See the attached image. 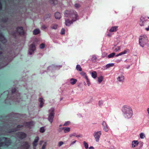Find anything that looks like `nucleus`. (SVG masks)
I'll list each match as a JSON object with an SVG mask.
<instances>
[{
  "mask_svg": "<svg viewBox=\"0 0 149 149\" xmlns=\"http://www.w3.org/2000/svg\"><path fill=\"white\" fill-rule=\"evenodd\" d=\"M148 18L149 19V17H148Z\"/></svg>",
  "mask_w": 149,
  "mask_h": 149,
  "instance_id": "864d4df0",
  "label": "nucleus"
},
{
  "mask_svg": "<svg viewBox=\"0 0 149 149\" xmlns=\"http://www.w3.org/2000/svg\"><path fill=\"white\" fill-rule=\"evenodd\" d=\"M89 149H94V148L93 147H90L89 148Z\"/></svg>",
  "mask_w": 149,
  "mask_h": 149,
  "instance_id": "37998d69",
  "label": "nucleus"
},
{
  "mask_svg": "<svg viewBox=\"0 0 149 149\" xmlns=\"http://www.w3.org/2000/svg\"><path fill=\"white\" fill-rule=\"evenodd\" d=\"M43 99L42 98H39V101L40 102V107H42L43 106L44 103L43 102Z\"/></svg>",
  "mask_w": 149,
  "mask_h": 149,
  "instance_id": "f8f14e48",
  "label": "nucleus"
},
{
  "mask_svg": "<svg viewBox=\"0 0 149 149\" xmlns=\"http://www.w3.org/2000/svg\"><path fill=\"white\" fill-rule=\"evenodd\" d=\"M33 34L35 35H36L40 33V31L39 29H36L33 31Z\"/></svg>",
  "mask_w": 149,
  "mask_h": 149,
  "instance_id": "2eb2a0df",
  "label": "nucleus"
},
{
  "mask_svg": "<svg viewBox=\"0 0 149 149\" xmlns=\"http://www.w3.org/2000/svg\"><path fill=\"white\" fill-rule=\"evenodd\" d=\"M37 143L35 141H34L33 143V146H36L37 145Z\"/></svg>",
  "mask_w": 149,
  "mask_h": 149,
  "instance_id": "ea45409f",
  "label": "nucleus"
},
{
  "mask_svg": "<svg viewBox=\"0 0 149 149\" xmlns=\"http://www.w3.org/2000/svg\"><path fill=\"white\" fill-rule=\"evenodd\" d=\"M65 30L64 29H62L61 31V34L63 35L65 34Z\"/></svg>",
  "mask_w": 149,
  "mask_h": 149,
  "instance_id": "473e14b6",
  "label": "nucleus"
},
{
  "mask_svg": "<svg viewBox=\"0 0 149 149\" xmlns=\"http://www.w3.org/2000/svg\"><path fill=\"white\" fill-rule=\"evenodd\" d=\"M140 137L142 139L143 138L145 137L144 134L143 133H141L140 134Z\"/></svg>",
  "mask_w": 149,
  "mask_h": 149,
  "instance_id": "72a5a7b5",
  "label": "nucleus"
},
{
  "mask_svg": "<svg viewBox=\"0 0 149 149\" xmlns=\"http://www.w3.org/2000/svg\"><path fill=\"white\" fill-rule=\"evenodd\" d=\"M92 77L94 78H95L97 77V73L95 71H93L92 73Z\"/></svg>",
  "mask_w": 149,
  "mask_h": 149,
  "instance_id": "a211bd4d",
  "label": "nucleus"
},
{
  "mask_svg": "<svg viewBox=\"0 0 149 149\" xmlns=\"http://www.w3.org/2000/svg\"><path fill=\"white\" fill-rule=\"evenodd\" d=\"M117 26L112 27L109 30L111 32H113L116 31L117 30Z\"/></svg>",
  "mask_w": 149,
  "mask_h": 149,
  "instance_id": "9b49d317",
  "label": "nucleus"
},
{
  "mask_svg": "<svg viewBox=\"0 0 149 149\" xmlns=\"http://www.w3.org/2000/svg\"><path fill=\"white\" fill-rule=\"evenodd\" d=\"M77 137H79L80 136V135H77L76 136Z\"/></svg>",
  "mask_w": 149,
  "mask_h": 149,
  "instance_id": "a18cd8bd",
  "label": "nucleus"
},
{
  "mask_svg": "<svg viewBox=\"0 0 149 149\" xmlns=\"http://www.w3.org/2000/svg\"><path fill=\"white\" fill-rule=\"evenodd\" d=\"M127 51L126 50H125L124 51H123L121 53H120V55H122V54H125L127 53Z\"/></svg>",
  "mask_w": 149,
  "mask_h": 149,
  "instance_id": "c85d7f7f",
  "label": "nucleus"
},
{
  "mask_svg": "<svg viewBox=\"0 0 149 149\" xmlns=\"http://www.w3.org/2000/svg\"><path fill=\"white\" fill-rule=\"evenodd\" d=\"M45 131V130L44 129V128L43 127H41L40 130V131L41 133H43Z\"/></svg>",
  "mask_w": 149,
  "mask_h": 149,
  "instance_id": "bb28decb",
  "label": "nucleus"
},
{
  "mask_svg": "<svg viewBox=\"0 0 149 149\" xmlns=\"http://www.w3.org/2000/svg\"><path fill=\"white\" fill-rule=\"evenodd\" d=\"M45 46V44L44 43H42L41 44L40 46V48H44Z\"/></svg>",
  "mask_w": 149,
  "mask_h": 149,
  "instance_id": "7c9ffc66",
  "label": "nucleus"
},
{
  "mask_svg": "<svg viewBox=\"0 0 149 149\" xmlns=\"http://www.w3.org/2000/svg\"><path fill=\"white\" fill-rule=\"evenodd\" d=\"M0 41H2V42L5 43L6 42V40L4 38V37L2 36V35L0 33Z\"/></svg>",
  "mask_w": 149,
  "mask_h": 149,
  "instance_id": "1a4fd4ad",
  "label": "nucleus"
},
{
  "mask_svg": "<svg viewBox=\"0 0 149 149\" xmlns=\"http://www.w3.org/2000/svg\"><path fill=\"white\" fill-rule=\"evenodd\" d=\"M119 81H122L124 79V77L123 76H121L120 77H118Z\"/></svg>",
  "mask_w": 149,
  "mask_h": 149,
  "instance_id": "6ab92c4d",
  "label": "nucleus"
},
{
  "mask_svg": "<svg viewBox=\"0 0 149 149\" xmlns=\"http://www.w3.org/2000/svg\"><path fill=\"white\" fill-rule=\"evenodd\" d=\"M76 142V141H75L73 142H72V143H71V144H73L74 143H75V142Z\"/></svg>",
  "mask_w": 149,
  "mask_h": 149,
  "instance_id": "c03bdc74",
  "label": "nucleus"
},
{
  "mask_svg": "<svg viewBox=\"0 0 149 149\" xmlns=\"http://www.w3.org/2000/svg\"><path fill=\"white\" fill-rule=\"evenodd\" d=\"M47 28V26L46 25H43L42 26V29H45Z\"/></svg>",
  "mask_w": 149,
  "mask_h": 149,
  "instance_id": "4c0bfd02",
  "label": "nucleus"
},
{
  "mask_svg": "<svg viewBox=\"0 0 149 149\" xmlns=\"http://www.w3.org/2000/svg\"><path fill=\"white\" fill-rule=\"evenodd\" d=\"M70 83L74 85L75 84L77 81V80L74 79L72 78L70 79Z\"/></svg>",
  "mask_w": 149,
  "mask_h": 149,
  "instance_id": "ddd939ff",
  "label": "nucleus"
},
{
  "mask_svg": "<svg viewBox=\"0 0 149 149\" xmlns=\"http://www.w3.org/2000/svg\"><path fill=\"white\" fill-rule=\"evenodd\" d=\"M119 49L120 48L119 47H118L117 48H115V50L116 51H117L118 50H119Z\"/></svg>",
  "mask_w": 149,
  "mask_h": 149,
  "instance_id": "a19ab883",
  "label": "nucleus"
},
{
  "mask_svg": "<svg viewBox=\"0 0 149 149\" xmlns=\"http://www.w3.org/2000/svg\"><path fill=\"white\" fill-rule=\"evenodd\" d=\"M46 145L45 144H45H44L43 145L42 149H45V147L46 146Z\"/></svg>",
  "mask_w": 149,
  "mask_h": 149,
  "instance_id": "58836bf2",
  "label": "nucleus"
},
{
  "mask_svg": "<svg viewBox=\"0 0 149 149\" xmlns=\"http://www.w3.org/2000/svg\"><path fill=\"white\" fill-rule=\"evenodd\" d=\"M64 143L63 142V141H60L59 143H58V146H59V147H60Z\"/></svg>",
  "mask_w": 149,
  "mask_h": 149,
  "instance_id": "2f4dec72",
  "label": "nucleus"
},
{
  "mask_svg": "<svg viewBox=\"0 0 149 149\" xmlns=\"http://www.w3.org/2000/svg\"><path fill=\"white\" fill-rule=\"evenodd\" d=\"M108 36H110L109 35H108Z\"/></svg>",
  "mask_w": 149,
  "mask_h": 149,
  "instance_id": "603ef678",
  "label": "nucleus"
},
{
  "mask_svg": "<svg viewBox=\"0 0 149 149\" xmlns=\"http://www.w3.org/2000/svg\"><path fill=\"white\" fill-rule=\"evenodd\" d=\"M58 27V25L56 24H53L52 25V28L53 29H56Z\"/></svg>",
  "mask_w": 149,
  "mask_h": 149,
  "instance_id": "4be33fe9",
  "label": "nucleus"
},
{
  "mask_svg": "<svg viewBox=\"0 0 149 149\" xmlns=\"http://www.w3.org/2000/svg\"><path fill=\"white\" fill-rule=\"evenodd\" d=\"M101 134L100 132H97L95 133L94 136L97 141L98 140Z\"/></svg>",
  "mask_w": 149,
  "mask_h": 149,
  "instance_id": "6e6552de",
  "label": "nucleus"
},
{
  "mask_svg": "<svg viewBox=\"0 0 149 149\" xmlns=\"http://www.w3.org/2000/svg\"><path fill=\"white\" fill-rule=\"evenodd\" d=\"M70 123V122H67L65 123L63 125L64 126H67Z\"/></svg>",
  "mask_w": 149,
  "mask_h": 149,
  "instance_id": "e433bc0d",
  "label": "nucleus"
},
{
  "mask_svg": "<svg viewBox=\"0 0 149 149\" xmlns=\"http://www.w3.org/2000/svg\"><path fill=\"white\" fill-rule=\"evenodd\" d=\"M55 17L56 19H60L61 17V14L59 12H56L55 13Z\"/></svg>",
  "mask_w": 149,
  "mask_h": 149,
  "instance_id": "9d476101",
  "label": "nucleus"
},
{
  "mask_svg": "<svg viewBox=\"0 0 149 149\" xmlns=\"http://www.w3.org/2000/svg\"><path fill=\"white\" fill-rule=\"evenodd\" d=\"M124 110L126 112V113H128L127 116L129 117H131L132 114V110L129 109H124Z\"/></svg>",
  "mask_w": 149,
  "mask_h": 149,
  "instance_id": "423d86ee",
  "label": "nucleus"
},
{
  "mask_svg": "<svg viewBox=\"0 0 149 149\" xmlns=\"http://www.w3.org/2000/svg\"><path fill=\"white\" fill-rule=\"evenodd\" d=\"M119 55H120V53H119V54H117V55H116V56H119Z\"/></svg>",
  "mask_w": 149,
  "mask_h": 149,
  "instance_id": "49530a36",
  "label": "nucleus"
},
{
  "mask_svg": "<svg viewBox=\"0 0 149 149\" xmlns=\"http://www.w3.org/2000/svg\"><path fill=\"white\" fill-rule=\"evenodd\" d=\"M103 79V77L102 76H101L98 78V81L100 83L102 81Z\"/></svg>",
  "mask_w": 149,
  "mask_h": 149,
  "instance_id": "5701e85b",
  "label": "nucleus"
},
{
  "mask_svg": "<svg viewBox=\"0 0 149 149\" xmlns=\"http://www.w3.org/2000/svg\"><path fill=\"white\" fill-rule=\"evenodd\" d=\"M140 25H141V26H142V25H143V24L142 23V24H140Z\"/></svg>",
  "mask_w": 149,
  "mask_h": 149,
  "instance_id": "3c124183",
  "label": "nucleus"
},
{
  "mask_svg": "<svg viewBox=\"0 0 149 149\" xmlns=\"http://www.w3.org/2000/svg\"><path fill=\"white\" fill-rule=\"evenodd\" d=\"M74 6L76 8H78L80 7V5L78 3H76L74 5Z\"/></svg>",
  "mask_w": 149,
  "mask_h": 149,
  "instance_id": "c756f323",
  "label": "nucleus"
},
{
  "mask_svg": "<svg viewBox=\"0 0 149 149\" xmlns=\"http://www.w3.org/2000/svg\"><path fill=\"white\" fill-rule=\"evenodd\" d=\"M17 33L19 35H23L24 31L22 27H18L17 29Z\"/></svg>",
  "mask_w": 149,
  "mask_h": 149,
  "instance_id": "39448f33",
  "label": "nucleus"
},
{
  "mask_svg": "<svg viewBox=\"0 0 149 149\" xmlns=\"http://www.w3.org/2000/svg\"><path fill=\"white\" fill-rule=\"evenodd\" d=\"M39 140V137L38 136H37L36 137V138L34 141L36 142L37 143Z\"/></svg>",
  "mask_w": 149,
  "mask_h": 149,
  "instance_id": "c9c22d12",
  "label": "nucleus"
},
{
  "mask_svg": "<svg viewBox=\"0 0 149 149\" xmlns=\"http://www.w3.org/2000/svg\"><path fill=\"white\" fill-rule=\"evenodd\" d=\"M25 147L26 149H27L28 148H29V145L28 143L26 142H25Z\"/></svg>",
  "mask_w": 149,
  "mask_h": 149,
  "instance_id": "a878e982",
  "label": "nucleus"
},
{
  "mask_svg": "<svg viewBox=\"0 0 149 149\" xmlns=\"http://www.w3.org/2000/svg\"><path fill=\"white\" fill-rule=\"evenodd\" d=\"M114 65V64L113 63L109 64L107 65L106 66V68H109L110 67L113 66Z\"/></svg>",
  "mask_w": 149,
  "mask_h": 149,
  "instance_id": "aec40b11",
  "label": "nucleus"
},
{
  "mask_svg": "<svg viewBox=\"0 0 149 149\" xmlns=\"http://www.w3.org/2000/svg\"><path fill=\"white\" fill-rule=\"evenodd\" d=\"M115 53H112L110 54H109L108 56V57L109 58H110L111 57H112L114 56L115 55Z\"/></svg>",
  "mask_w": 149,
  "mask_h": 149,
  "instance_id": "412c9836",
  "label": "nucleus"
},
{
  "mask_svg": "<svg viewBox=\"0 0 149 149\" xmlns=\"http://www.w3.org/2000/svg\"><path fill=\"white\" fill-rule=\"evenodd\" d=\"M65 133L69 132L70 131V129L69 127H63L62 128Z\"/></svg>",
  "mask_w": 149,
  "mask_h": 149,
  "instance_id": "dca6fc26",
  "label": "nucleus"
},
{
  "mask_svg": "<svg viewBox=\"0 0 149 149\" xmlns=\"http://www.w3.org/2000/svg\"><path fill=\"white\" fill-rule=\"evenodd\" d=\"M65 15L66 17H69L72 18L71 20H70L69 19H65V23L66 26L70 25L74 22L77 20V18L78 17L76 12L71 10H67L65 12Z\"/></svg>",
  "mask_w": 149,
  "mask_h": 149,
  "instance_id": "f257e3e1",
  "label": "nucleus"
},
{
  "mask_svg": "<svg viewBox=\"0 0 149 149\" xmlns=\"http://www.w3.org/2000/svg\"><path fill=\"white\" fill-rule=\"evenodd\" d=\"M16 91L17 90L15 88L13 89L12 90V93L13 94L16 93Z\"/></svg>",
  "mask_w": 149,
  "mask_h": 149,
  "instance_id": "cd10ccee",
  "label": "nucleus"
},
{
  "mask_svg": "<svg viewBox=\"0 0 149 149\" xmlns=\"http://www.w3.org/2000/svg\"><path fill=\"white\" fill-rule=\"evenodd\" d=\"M22 127V126H19V125H18V127H19V128H20V127Z\"/></svg>",
  "mask_w": 149,
  "mask_h": 149,
  "instance_id": "8fccbe9b",
  "label": "nucleus"
},
{
  "mask_svg": "<svg viewBox=\"0 0 149 149\" xmlns=\"http://www.w3.org/2000/svg\"><path fill=\"white\" fill-rule=\"evenodd\" d=\"M138 142L137 141H133L132 143V147H135L137 146L138 144Z\"/></svg>",
  "mask_w": 149,
  "mask_h": 149,
  "instance_id": "4468645a",
  "label": "nucleus"
},
{
  "mask_svg": "<svg viewBox=\"0 0 149 149\" xmlns=\"http://www.w3.org/2000/svg\"><path fill=\"white\" fill-rule=\"evenodd\" d=\"M148 111V113L149 114V108H148L147 109Z\"/></svg>",
  "mask_w": 149,
  "mask_h": 149,
  "instance_id": "09e8293b",
  "label": "nucleus"
},
{
  "mask_svg": "<svg viewBox=\"0 0 149 149\" xmlns=\"http://www.w3.org/2000/svg\"><path fill=\"white\" fill-rule=\"evenodd\" d=\"M84 145L85 148L86 149H88V143L85 141H84Z\"/></svg>",
  "mask_w": 149,
  "mask_h": 149,
  "instance_id": "b1692460",
  "label": "nucleus"
},
{
  "mask_svg": "<svg viewBox=\"0 0 149 149\" xmlns=\"http://www.w3.org/2000/svg\"><path fill=\"white\" fill-rule=\"evenodd\" d=\"M49 114L48 118V119L49 121L52 123L53 122V118L54 117V108H52L49 111Z\"/></svg>",
  "mask_w": 149,
  "mask_h": 149,
  "instance_id": "7ed1b4c3",
  "label": "nucleus"
},
{
  "mask_svg": "<svg viewBox=\"0 0 149 149\" xmlns=\"http://www.w3.org/2000/svg\"><path fill=\"white\" fill-rule=\"evenodd\" d=\"M92 60L94 62L95 61H96V57L95 56H93L92 57Z\"/></svg>",
  "mask_w": 149,
  "mask_h": 149,
  "instance_id": "f704fd0d",
  "label": "nucleus"
},
{
  "mask_svg": "<svg viewBox=\"0 0 149 149\" xmlns=\"http://www.w3.org/2000/svg\"><path fill=\"white\" fill-rule=\"evenodd\" d=\"M77 70H79V71H81L82 69L80 66L79 65H77L76 67Z\"/></svg>",
  "mask_w": 149,
  "mask_h": 149,
  "instance_id": "393cba45",
  "label": "nucleus"
},
{
  "mask_svg": "<svg viewBox=\"0 0 149 149\" xmlns=\"http://www.w3.org/2000/svg\"><path fill=\"white\" fill-rule=\"evenodd\" d=\"M20 137L22 139H23L26 136V134L23 133H20Z\"/></svg>",
  "mask_w": 149,
  "mask_h": 149,
  "instance_id": "f3484780",
  "label": "nucleus"
},
{
  "mask_svg": "<svg viewBox=\"0 0 149 149\" xmlns=\"http://www.w3.org/2000/svg\"><path fill=\"white\" fill-rule=\"evenodd\" d=\"M85 78H86V80H87V82H88V83L89 84V82L88 81V79L87 76H85Z\"/></svg>",
  "mask_w": 149,
  "mask_h": 149,
  "instance_id": "79ce46f5",
  "label": "nucleus"
},
{
  "mask_svg": "<svg viewBox=\"0 0 149 149\" xmlns=\"http://www.w3.org/2000/svg\"><path fill=\"white\" fill-rule=\"evenodd\" d=\"M146 30L147 31H148L149 30V28H146Z\"/></svg>",
  "mask_w": 149,
  "mask_h": 149,
  "instance_id": "de8ad7c7",
  "label": "nucleus"
},
{
  "mask_svg": "<svg viewBox=\"0 0 149 149\" xmlns=\"http://www.w3.org/2000/svg\"><path fill=\"white\" fill-rule=\"evenodd\" d=\"M35 45L33 44H31L30 47L29 54L30 55L32 54V53L35 50Z\"/></svg>",
  "mask_w": 149,
  "mask_h": 149,
  "instance_id": "0eeeda50",
  "label": "nucleus"
},
{
  "mask_svg": "<svg viewBox=\"0 0 149 149\" xmlns=\"http://www.w3.org/2000/svg\"><path fill=\"white\" fill-rule=\"evenodd\" d=\"M148 39L147 38L141 37L139 39V43L143 47L148 42Z\"/></svg>",
  "mask_w": 149,
  "mask_h": 149,
  "instance_id": "20e7f679",
  "label": "nucleus"
},
{
  "mask_svg": "<svg viewBox=\"0 0 149 149\" xmlns=\"http://www.w3.org/2000/svg\"><path fill=\"white\" fill-rule=\"evenodd\" d=\"M10 143V141L9 139L3 138L0 139V147L4 145L8 146Z\"/></svg>",
  "mask_w": 149,
  "mask_h": 149,
  "instance_id": "f03ea898",
  "label": "nucleus"
}]
</instances>
